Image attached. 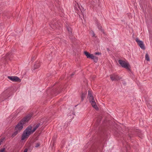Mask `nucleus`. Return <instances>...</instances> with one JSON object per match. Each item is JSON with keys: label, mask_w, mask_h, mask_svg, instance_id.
Segmentation results:
<instances>
[{"label": "nucleus", "mask_w": 152, "mask_h": 152, "mask_svg": "<svg viewBox=\"0 0 152 152\" xmlns=\"http://www.w3.org/2000/svg\"><path fill=\"white\" fill-rule=\"evenodd\" d=\"M40 124H38L32 130V127L29 126L23 132L22 135L21 140H23L28 138L30 135L33 133L40 126Z\"/></svg>", "instance_id": "f257e3e1"}, {"label": "nucleus", "mask_w": 152, "mask_h": 152, "mask_svg": "<svg viewBox=\"0 0 152 152\" xmlns=\"http://www.w3.org/2000/svg\"><path fill=\"white\" fill-rule=\"evenodd\" d=\"M23 125L20 121L15 127V132L12 134V137H14L20 132L23 128Z\"/></svg>", "instance_id": "f03ea898"}, {"label": "nucleus", "mask_w": 152, "mask_h": 152, "mask_svg": "<svg viewBox=\"0 0 152 152\" xmlns=\"http://www.w3.org/2000/svg\"><path fill=\"white\" fill-rule=\"evenodd\" d=\"M32 115H33L32 114H30L27 115L23 118L20 121V122L23 125H24L25 124H26V123H28V122L29 121V120L31 118L32 116Z\"/></svg>", "instance_id": "7ed1b4c3"}, {"label": "nucleus", "mask_w": 152, "mask_h": 152, "mask_svg": "<svg viewBox=\"0 0 152 152\" xmlns=\"http://www.w3.org/2000/svg\"><path fill=\"white\" fill-rule=\"evenodd\" d=\"M118 62L122 67L128 70H130V66L128 63H126L124 61L121 59L118 60Z\"/></svg>", "instance_id": "20e7f679"}, {"label": "nucleus", "mask_w": 152, "mask_h": 152, "mask_svg": "<svg viewBox=\"0 0 152 152\" xmlns=\"http://www.w3.org/2000/svg\"><path fill=\"white\" fill-rule=\"evenodd\" d=\"M136 41L137 42L139 46L142 49L144 50H145V48L144 45V44L143 41L141 40H139L137 38L136 39Z\"/></svg>", "instance_id": "39448f33"}, {"label": "nucleus", "mask_w": 152, "mask_h": 152, "mask_svg": "<svg viewBox=\"0 0 152 152\" xmlns=\"http://www.w3.org/2000/svg\"><path fill=\"white\" fill-rule=\"evenodd\" d=\"M8 78L11 80L13 82H20L21 80L17 76H8Z\"/></svg>", "instance_id": "423d86ee"}, {"label": "nucleus", "mask_w": 152, "mask_h": 152, "mask_svg": "<svg viewBox=\"0 0 152 152\" xmlns=\"http://www.w3.org/2000/svg\"><path fill=\"white\" fill-rule=\"evenodd\" d=\"M110 78L112 81H117L120 80L118 76L115 74H113L110 75Z\"/></svg>", "instance_id": "0eeeda50"}, {"label": "nucleus", "mask_w": 152, "mask_h": 152, "mask_svg": "<svg viewBox=\"0 0 152 152\" xmlns=\"http://www.w3.org/2000/svg\"><path fill=\"white\" fill-rule=\"evenodd\" d=\"M3 94L8 98L12 95V92L10 89H8L5 90L3 93Z\"/></svg>", "instance_id": "6e6552de"}, {"label": "nucleus", "mask_w": 152, "mask_h": 152, "mask_svg": "<svg viewBox=\"0 0 152 152\" xmlns=\"http://www.w3.org/2000/svg\"><path fill=\"white\" fill-rule=\"evenodd\" d=\"M40 66V64L39 62H37L36 64L34 65L33 68H32V70H34L36 69H37L39 68Z\"/></svg>", "instance_id": "1a4fd4ad"}, {"label": "nucleus", "mask_w": 152, "mask_h": 152, "mask_svg": "<svg viewBox=\"0 0 152 152\" xmlns=\"http://www.w3.org/2000/svg\"><path fill=\"white\" fill-rule=\"evenodd\" d=\"M91 57V59L93 60L94 62L96 63L98 61V57H96V56H94L93 54L92 55Z\"/></svg>", "instance_id": "9d476101"}, {"label": "nucleus", "mask_w": 152, "mask_h": 152, "mask_svg": "<svg viewBox=\"0 0 152 152\" xmlns=\"http://www.w3.org/2000/svg\"><path fill=\"white\" fill-rule=\"evenodd\" d=\"M84 53L85 55L86 56L87 58H91V56L92 54H90L88 52H87L86 51H85L84 52Z\"/></svg>", "instance_id": "9b49d317"}, {"label": "nucleus", "mask_w": 152, "mask_h": 152, "mask_svg": "<svg viewBox=\"0 0 152 152\" xmlns=\"http://www.w3.org/2000/svg\"><path fill=\"white\" fill-rule=\"evenodd\" d=\"M92 107L96 110H98V108L96 105V104L95 101L92 102L91 103Z\"/></svg>", "instance_id": "f8f14e48"}, {"label": "nucleus", "mask_w": 152, "mask_h": 152, "mask_svg": "<svg viewBox=\"0 0 152 152\" xmlns=\"http://www.w3.org/2000/svg\"><path fill=\"white\" fill-rule=\"evenodd\" d=\"M67 29L68 33L70 35H72V29L69 26L67 27Z\"/></svg>", "instance_id": "ddd939ff"}, {"label": "nucleus", "mask_w": 152, "mask_h": 152, "mask_svg": "<svg viewBox=\"0 0 152 152\" xmlns=\"http://www.w3.org/2000/svg\"><path fill=\"white\" fill-rule=\"evenodd\" d=\"M86 93L87 92H86V93H82V95L81 96V99L82 101H83L84 100V99L86 95Z\"/></svg>", "instance_id": "4468645a"}, {"label": "nucleus", "mask_w": 152, "mask_h": 152, "mask_svg": "<svg viewBox=\"0 0 152 152\" xmlns=\"http://www.w3.org/2000/svg\"><path fill=\"white\" fill-rule=\"evenodd\" d=\"M145 59L147 61H150V57L147 53H146L145 54Z\"/></svg>", "instance_id": "2eb2a0df"}, {"label": "nucleus", "mask_w": 152, "mask_h": 152, "mask_svg": "<svg viewBox=\"0 0 152 152\" xmlns=\"http://www.w3.org/2000/svg\"><path fill=\"white\" fill-rule=\"evenodd\" d=\"M88 96L89 98H92L93 97L91 92L90 91H88Z\"/></svg>", "instance_id": "dca6fc26"}, {"label": "nucleus", "mask_w": 152, "mask_h": 152, "mask_svg": "<svg viewBox=\"0 0 152 152\" xmlns=\"http://www.w3.org/2000/svg\"><path fill=\"white\" fill-rule=\"evenodd\" d=\"M89 102L91 103H92V102L95 101L93 97L92 98H89Z\"/></svg>", "instance_id": "f3484780"}, {"label": "nucleus", "mask_w": 152, "mask_h": 152, "mask_svg": "<svg viewBox=\"0 0 152 152\" xmlns=\"http://www.w3.org/2000/svg\"><path fill=\"white\" fill-rule=\"evenodd\" d=\"M0 152H5V149L4 148H3L0 150Z\"/></svg>", "instance_id": "a211bd4d"}, {"label": "nucleus", "mask_w": 152, "mask_h": 152, "mask_svg": "<svg viewBox=\"0 0 152 152\" xmlns=\"http://www.w3.org/2000/svg\"><path fill=\"white\" fill-rule=\"evenodd\" d=\"M40 145V144L39 143H37L36 144V145L35 146V147L36 148H37L38 147H39Z\"/></svg>", "instance_id": "6ab92c4d"}, {"label": "nucleus", "mask_w": 152, "mask_h": 152, "mask_svg": "<svg viewBox=\"0 0 152 152\" xmlns=\"http://www.w3.org/2000/svg\"><path fill=\"white\" fill-rule=\"evenodd\" d=\"M98 28L99 30H101L102 31H103V30L102 29V27L101 26H98Z\"/></svg>", "instance_id": "aec40b11"}, {"label": "nucleus", "mask_w": 152, "mask_h": 152, "mask_svg": "<svg viewBox=\"0 0 152 152\" xmlns=\"http://www.w3.org/2000/svg\"><path fill=\"white\" fill-rule=\"evenodd\" d=\"M140 133V132L139 130H137V131H136V133H135V134H139Z\"/></svg>", "instance_id": "412c9836"}, {"label": "nucleus", "mask_w": 152, "mask_h": 152, "mask_svg": "<svg viewBox=\"0 0 152 152\" xmlns=\"http://www.w3.org/2000/svg\"><path fill=\"white\" fill-rule=\"evenodd\" d=\"M28 151V148H25L23 152H27Z\"/></svg>", "instance_id": "4be33fe9"}, {"label": "nucleus", "mask_w": 152, "mask_h": 152, "mask_svg": "<svg viewBox=\"0 0 152 152\" xmlns=\"http://www.w3.org/2000/svg\"><path fill=\"white\" fill-rule=\"evenodd\" d=\"M95 55H101V53H99V52L96 53H95Z\"/></svg>", "instance_id": "5701e85b"}, {"label": "nucleus", "mask_w": 152, "mask_h": 152, "mask_svg": "<svg viewBox=\"0 0 152 152\" xmlns=\"http://www.w3.org/2000/svg\"><path fill=\"white\" fill-rule=\"evenodd\" d=\"M74 75V73H72V74L70 76H71V77H72V76H73V75Z\"/></svg>", "instance_id": "b1692460"}, {"label": "nucleus", "mask_w": 152, "mask_h": 152, "mask_svg": "<svg viewBox=\"0 0 152 152\" xmlns=\"http://www.w3.org/2000/svg\"><path fill=\"white\" fill-rule=\"evenodd\" d=\"M34 57H33L32 58L31 60H34Z\"/></svg>", "instance_id": "393cba45"}]
</instances>
